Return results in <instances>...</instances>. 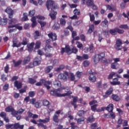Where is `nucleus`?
<instances>
[{"instance_id":"nucleus-1","label":"nucleus","mask_w":129,"mask_h":129,"mask_svg":"<svg viewBox=\"0 0 129 129\" xmlns=\"http://www.w3.org/2000/svg\"><path fill=\"white\" fill-rule=\"evenodd\" d=\"M62 92V88H59L57 89H53L50 90V95L52 96H55V97H64V96H69L72 94L71 91H69L67 93L61 94Z\"/></svg>"},{"instance_id":"nucleus-2","label":"nucleus","mask_w":129,"mask_h":129,"mask_svg":"<svg viewBox=\"0 0 129 129\" xmlns=\"http://www.w3.org/2000/svg\"><path fill=\"white\" fill-rule=\"evenodd\" d=\"M60 53L61 55H63L64 53H67L68 55H71L72 53L77 54L78 53V49L76 47H73L71 49L69 45H66L65 47H62L61 48Z\"/></svg>"},{"instance_id":"nucleus-3","label":"nucleus","mask_w":129,"mask_h":129,"mask_svg":"<svg viewBox=\"0 0 129 129\" xmlns=\"http://www.w3.org/2000/svg\"><path fill=\"white\" fill-rule=\"evenodd\" d=\"M44 84V86L46 87L47 90H49L51 87L49 85H52V82L50 81H46L45 79H41L39 82L35 84L36 86H42Z\"/></svg>"},{"instance_id":"nucleus-4","label":"nucleus","mask_w":129,"mask_h":129,"mask_svg":"<svg viewBox=\"0 0 129 129\" xmlns=\"http://www.w3.org/2000/svg\"><path fill=\"white\" fill-rule=\"evenodd\" d=\"M25 125L24 124L21 125L20 124V123H15L14 124H6L5 125L6 129H24Z\"/></svg>"},{"instance_id":"nucleus-5","label":"nucleus","mask_w":129,"mask_h":129,"mask_svg":"<svg viewBox=\"0 0 129 129\" xmlns=\"http://www.w3.org/2000/svg\"><path fill=\"white\" fill-rule=\"evenodd\" d=\"M69 77V73L67 71H64L63 73H60L57 76V79L59 80H66L67 81V79Z\"/></svg>"},{"instance_id":"nucleus-6","label":"nucleus","mask_w":129,"mask_h":129,"mask_svg":"<svg viewBox=\"0 0 129 129\" xmlns=\"http://www.w3.org/2000/svg\"><path fill=\"white\" fill-rule=\"evenodd\" d=\"M121 45H122V41H121V40L119 39H117L115 45V49H116L117 51H119V50H121V49L122 48V46H121Z\"/></svg>"},{"instance_id":"nucleus-7","label":"nucleus","mask_w":129,"mask_h":129,"mask_svg":"<svg viewBox=\"0 0 129 129\" xmlns=\"http://www.w3.org/2000/svg\"><path fill=\"white\" fill-rule=\"evenodd\" d=\"M54 4H55V2H54V1L47 0L46 1L45 6L48 11H50V9H51L53 8V6H54Z\"/></svg>"},{"instance_id":"nucleus-8","label":"nucleus","mask_w":129,"mask_h":129,"mask_svg":"<svg viewBox=\"0 0 129 129\" xmlns=\"http://www.w3.org/2000/svg\"><path fill=\"white\" fill-rule=\"evenodd\" d=\"M13 28H15L17 30L19 31H23V26H21V23H18L14 25H10L8 26V29H13Z\"/></svg>"},{"instance_id":"nucleus-9","label":"nucleus","mask_w":129,"mask_h":129,"mask_svg":"<svg viewBox=\"0 0 129 129\" xmlns=\"http://www.w3.org/2000/svg\"><path fill=\"white\" fill-rule=\"evenodd\" d=\"M5 13L9 14V18L13 19V17H14V10L12 9L10 7H8L5 10Z\"/></svg>"},{"instance_id":"nucleus-10","label":"nucleus","mask_w":129,"mask_h":129,"mask_svg":"<svg viewBox=\"0 0 129 129\" xmlns=\"http://www.w3.org/2000/svg\"><path fill=\"white\" fill-rule=\"evenodd\" d=\"M89 74L90 76L89 77V80L91 82H95L96 81V76H95V74H96L91 72V73H90Z\"/></svg>"},{"instance_id":"nucleus-11","label":"nucleus","mask_w":129,"mask_h":129,"mask_svg":"<svg viewBox=\"0 0 129 129\" xmlns=\"http://www.w3.org/2000/svg\"><path fill=\"white\" fill-rule=\"evenodd\" d=\"M61 113V110H58L56 111L53 116V120L54 122L58 123L59 121H58V117H59V115Z\"/></svg>"},{"instance_id":"nucleus-12","label":"nucleus","mask_w":129,"mask_h":129,"mask_svg":"<svg viewBox=\"0 0 129 129\" xmlns=\"http://www.w3.org/2000/svg\"><path fill=\"white\" fill-rule=\"evenodd\" d=\"M15 108L12 106H9L5 108V111H6V112H11L12 115H15Z\"/></svg>"},{"instance_id":"nucleus-13","label":"nucleus","mask_w":129,"mask_h":129,"mask_svg":"<svg viewBox=\"0 0 129 129\" xmlns=\"http://www.w3.org/2000/svg\"><path fill=\"white\" fill-rule=\"evenodd\" d=\"M34 46H35V42H34L27 45L28 51L29 53H32V52H33V50H34Z\"/></svg>"},{"instance_id":"nucleus-14","label":"nucleus","mask_w":129,"mask_h":129,"mask_svg":"<svg viewBox=\"0 0 129 129\" xmlns=\"http://www.w3.org/2000/svg\"><path fill=\"white\" fill-rule=\"evenodd\" d=\"M48 36L52 41H56L57 40V34L55 33L50 32L48 34Z\"/></svg>"},{"instance_id":"nucleus-15","label":"nucleus","mask_w":129,"mask_h":129,"mask_svg":"<svg viewBox=\"0 0 129 129\" xmlns=\"http://www.w3.org/2000/svg\"><path fill=\"white\" fill-rule=\"evenodd\" d=\"M112 92H113V89L111 87L107 90V91L105 92V95L103 96V97H104V98H107L108 96H109V95L112 94Z\"/></svg>"},{"instance_id":"nucleus-16","label":"nucleus","mask_w":129,"mask_h":129,"mask_svg":"<svg viewBox=\"0 0 129 129\" xmlns=\"http://www.w3.org/2000/svg\"><path fill=\"white\" fill-rule=\"evenodd\" d=\"M14 87H16L17 89H21L23 86V84L19 81H16L14 82Z\"/></svg>"},{"instance_id":"nucleus-17","label":"nucleus","mask_w":129,"mask_h":129,"mask_svg":"<svg viewBox=\"0 0 129 129\" xmlns=\"http://www.w3.org/2000/svg\"><path fill=\"white\" fill-rule=\"evenodd\" d=\"M27 114L28 116H29V117H30V118L36 119L39 117V115H37L36 114H33V113H32V112H31L30 111H28L27 112Z\"/></svg>"},{"instance_id":"nucleus-18","label":"nucleus","mask_w":129,"mask_h":129,"mask_svg":"<svg viewBox=\"0 0 129 129\" xmlns=\"http://www.w3.org/2000/svg\"><path fill=\"white\" fill-rule=\"evenodd\" d=\"M11 19L9 20V26H14V25H16L17 23H18V19L16 18H10Z\"/></svg>"},{"instance_id":"nucleus-19","label":"nucleus","mask_w":129,"mask_h":129,"mask_svg":"<svg viewBox=\"0 0 129 129\" xmlns=\"http://www.w3.org/2000/svg\"><path fill=\"white\" fill-rule=\"evenodd\" d=\"M34 64L35 66H39L41 64V57H36L34 58L33 61Z\"/></svg>"},{"instance_id":"nucleus-20","label":"nucleus","mask_w":129,"mask_h":129,"mask_svg":"<svg viewBox=\"0 0 129 129\" xmlns=\"http://www.w3.org/2000/svg\"><path fill=\"white\" fill-rule=\"evenodd\" d=\"M111 85H120V82L118 81V78H115L113 79L112 82H110Z\"/></svg>"},{"instance_id":"nucleus-21","label":"nucleus","mask_w":129,"mask_h":129,"mask_svg":"<svg viewBox=\"0 0 129 129\" xmlns=\"http://www.w3.org/2000/svg\"><path fill=\"white\" fill-rule=\"evenodd\" d=\"M113 104H109L107 107H105L106 110H107L108 112H112L113 111Z\"/></svg>"},{"instance_id":"nucleus-22","label":"nucleus","mask_w":129,"mask_h":129,"mask_svg":"<svg viewBox=\"0 0 129 129\" xmlns=\"http://www.w3.org/2000/svg\"><path fill=\"white\" fill-rule=\"evenodd\" d=\"M12 62L14 64V67H18V66H20V65L22 64V62H23V60L19 59L17 61H16L15 59H13Z\"/></svg>"},{"instance_id":"nucleus-23","label":"nucleus","mask_w":129,"mask_h":129,"mask_svg":"<svg viewBox=\"0 0 129 129\" xmlns=\"http://www.w3.org/2000/svg\"><path fill=\"white\" fill-rule=\"evenodd\" d=\"M85 119H86V118L82 117L77 119V123L79 124H83L85 123Z\"/></svg>"},{"instance_id":"nucleus-24","label":"nucleus","mask_w":129,"mask_h":129,"mask_svg":"<svg viewBox=\"0 0 129 129\" xmlns=\"http://www.w3.org/2000/svg\"><path fill=\"white\" fill-rule=\"evenodd\" d=\"M52 70H53V66H48L44 69V72L47 74L48 73H50Z\"/></svg>"},{"instance_id":"nucleus-25","label":"nucleus","mask_w":129,"mask_h":129,"mask_svg":"<svg viewBox=\"0 0 129 129\" xmlns=\"http://www.w3.org/2000/svg\"><path fill=\"white\" fill-rule=\"evenodd\" d=\"M123 3H121L120 4V7L121 10H124L125 9V7L126 6V3H129V0H123Z\"/></svg>"},{"instance_id":"nucleus-26","label":"nucleus","mask_w":129,"mask_h":129,"mask_svg":"<svg viewBox=\"0 0 129 129\" xmlns=\"http://www.w3.org/2000/svg\"><path fill=\"white\" fill-rule=\"evenodd\" d=\"M30 61H31V56H30V55L26 56L23 60V65H26V64H28Z\"/></svg>"},{"instance_id":"nucleus-27","label":"nucleus","mask_w":129,"mask_h":129,"mask_svg":"<svg viewBox=\"0 0 129 129\" xmlns=\"http://www.w3.org/2000/svg\"><path fill=\"white\" fill-rule=\"evenodd\" d=\"M8 24V19L4 18L0 19V26H6Z\"/></svg>"},{"instance_id":"nucleus-28","label":"nucleus","mask_w":129,"mask_h":129,"mask_svg":"<svg viewBox=\"0 0 129 129\" xmlns=\"http://www.w3.org/2000/svg\"><path fill=\"white\" fill-rule=\"evenodd\" d=\"M57 15V12L52 11L50 13H49V16H50L51 20H55L56 19V15Z\"/></svg>"},{"instance_id":"nucleus-29","label":"nucleus","mask_w":129,"mask_h":129,"mask_svg":"<svg viewBox=\"0 0 129 129\" xmlns=\"http://www.w3.org/2000/svg\"><path fill=\"white\" fill-rule=\"evenodd\" d=\"M50 121V119L49 118H45V119H39L37 120V122H41L42 123H47Z\"/></svg>"},{"instance_id":"nucleus-30","label":"nucleus","mask_w":129,"mask_h":129,"mask_svg":"<svg viewBox=\"0 0 129 129\" xmlns=\"http://www.w3.org/2000/svg\"><path fill=\"white\" fill-rule=\"evenodd\" d=\"M119 67V64L118 63L112 62L111 64V68L112 69H117Z\"/></svg>"},{"instance_id":"nucleus-31","label":"nucleus","mask_w":129,"mask_h":129,"mask_svg":"<svg viewBox=\"0 0 129 129\" xmlns=\"http://www.w3.org/2000/svg\"><path fill=\"white\" fill-rule=\"evenodd\" d=\"M77 100H78V97H75L73 98V101L71 102L72 105L74 106V108H76L77 107V106L76 105Z\"/></svg>"},{"instance_id":"nucleus-32","label":"nucleus","mask_w":129,"mask_h":129,"mask_svg":"<svg viewBox=\"0 0 129 129\" xmlns=\"http://www.w3.org/2000/svg\"><path fill=\"white\" fill-rule=\"evenodd\" d=\"M38 23L40 24L42 30H44V27L46 26V22L42 21V20H38Z\"/></svg>"},{"instance_id":"nucleus-33","label":"nucleus","mask_w":129,"mask_h":129,"mask_svg":"<svg viewBox=\"0 0 129 129\" xmlns=\"http://www.w3.org/2000/svg\"><path fill=\"white\" fill-rule=\"evenodd\" d=\"M109 32L111 35L113 36H115V35H117L116 28H115L114 29H110Z\"/></svg>"},{"instance_id":"nucleus-34","label":"nucleus","mask_w":129,"mask_h":129,"mask_svg":"<svg viewBox=\"0 0 129 129\" xmlns=\"http://www.w3.org/2000/svg\"><path fill=\"white\" fill-rule=\"evenodd\" d=\"M111 97L113 100H114V101H119V100H120V98L117 95L113 94L111 96Z\"/></svg>"},{"instance_id":"nucleus-35","label":"nucleus","mask_w":129,"mask_h":129,"mask_svg":"<svg viewBox=\"0 0 129 129\" xmlns=\"http://www.w3.org/2000/svg\"><path fill=\"white\" fill-rule=\"evenodd\" d=\"M34 45H35V50H38V49H40V48H41V41H37Z\"/></svg>"},{"instance_id":"nucleus-36","label":"nucleus","mask_w":129,"mask_h":129,"mask_svg":"<svg viewBox=\"0 0 129 129\" xmlns=\"http://www.w3.org/2000/svg\"><path fill=\"white\" fill-rule=\"evenodd\" d=\"M22 22H26L29 21V18H28V14L24 13L23 17L21 19Z\"/></svg>"},{"instance_id":"nucleus-37","label":"nucleus","mask_w":129,"mask_h":129,"mask_svg":"<svg viewBox=\"0 0 129 129\" xmlns=\"http://www.w3.org/2000/svg\"><path fill=\"white\" fill-rule=\"evenodd\" d=\"M37 82V80L35 79H33L32 78H28V83L30 84H35Z\"/></svg>"},{"instance_id":"nucleus-38","label":"nucleus","mask_w":129,"mask_h":129,"mask_svg":"<svg viewBox=\"0 0 129 129\" xmlns=\"http://www.w3.org/2000/svg\"><path fill=\"white\" fill-rule=\"evenodd\" d=\"M24 111H25V109L23 108H20L18 111L15 110L14 115H16V114H22Z\"/></svg>"},{"instance_id":"nucleus-39","label":"nucleus","mask_w":129,"mask_h":129,"mask_svg":"<svg viewBox=\"0 0 129 129\" xmlns=\"http://www.w3.org/2000/svg\"><path fill=\"white\" fill-rule=\"evenodd\" d=\"M95 120V118L93 117V115L90 116L87 119V122H93Z\"/></svg>"},{"instance_id":"nucleus-40","label":"nucleus","mask_w":129,"mask_h":129,"mask_svg":"<svg viewBox=\"0 0 129 129\" xmlns=\"http://www.w3.org/2000/svg\"><path fill=\"white\" fill-rule=\"evenodd\" d=\"M94 31V25L92 24L91 25L89 26V29L88 30V33H89V34H91V33H92V32H93Z\"/></svg>"},{"instance_id":"nucleus-41","label":"nucleus","mask_w":129,"mask_h":129,"mask_svg":"<svg viewBox=\"0 0 129 129\" xmlns=\"http://www.w3.org/2000/svg\"><path fill=\"white\" fill-rule=\"evenodd\" d=\"M53 85L55 87H59V86H61V82L58 80H55L53 82Z\"/></svg>"},{"instance_id":"nucleus-42","label":"nucleus","mask_w":129,"mask_h":129,"mask_svg":"<svg viewBox=\"0 0 129 129\" xmlns=\"http://www.w3.org/2000/svg\"><path fill=\"white\" fill-rule=\"evenodd\" d=\"M97 56L100 60H102V59L104 58L105 57V53L104 52H101L97 54Z\"/></svg>"},{"instance_id":"nucleus-43","label":"nucleus","mask_w":129,"mask_h":129,"mask_svg":"<svg viewBox=\"0 0 129 129\" xmlns=\"http://www.w3.org/2000/svg\"><path fill=\"white\" fill-rule=\"evenodd\" d=\"M29 41L28 40V38L26 37H24L22 40V44L24 46H26V45H28Z\"/></svg>"},{"instance_id":"nucleus-44","label":"nucleus","mask_w":129,"mask_h":129,"mask_svg":"<svg viewBox=\"0 0 129 129\" xmlns=\"http://www.w3.org/2000/svg\"><path fill=\"white\" fill-rule=\"evenodd\" d=\"M35 66V64H34V62H30L29 63V64L28 66H27L25 67V69H31V68H33Z\"/></svg>"},{"instance_id":"nucleus-45","label":"nucleus","mask_w":129,"mask_h":129,"mask_svg":"<svg viewBox=\"0 0 129 129\" xmlns=\"http://www.w3.org/2000/svg\"><path fill=\"white\" fill-rule=\"evenodd\" d=\"M86 4L88 7H91L94 4V1L93 0H88L86 2Z\"/></svg>"},{"instance_id":"nucleus-46","label":"nucleus","mask_w":129,"mask_h":129,"mask_svg":"<svg viewBox=\"0 0 129 129\" xmlns=\"http://www.w3.org/2000/svg\"><path fill=\"white\" fill-rule=\"evenodd\" d=\"M42 104L43 106H48L50 104V102L48 100L44 99L42 101Z\"/></svg>"},{"instance_id":"nucleus-47","label":"nucleus","mask_w":129,"mask_h":129,"mask_svg":"<svg viewBox=\"0 0 129 129\" xmlns=\"http://www.w3.org/2000/svg\"><path fill=\"white\" fill-rule=\"evenodd\" d=\"M9 88H10V85L8 83H6L3 86V89L4 91H8Z\"/></svg>"},{"instance_id":"nucleus-48","label":"nucleus","mask_w":129,"mask_h":129,"mask_svg":"<svg viewBox=\"0 0 129 129\" xmlns=\"http://www.w3.org/2000/svg\"><path fill=\"white\" fill-rule=\"evenodd\" d=\"M27 88H28V86H25L23 89L19 90V93H25L27 91Z\"/></svg>"},{"instance_id":"nucleus-49","label":"nucleus","mask_w":129,"mask_h":129,"mask_svg":"<svg viewBox=\"0 0 129 129\" xmlns=\"http://www.w3.org/2000/svg\"><path fill=\"white\" fill-rule=\"evenodd\" d=\"M94 48V45H93V43L91 44L89 47L90 53H92L94 52V50H93Z\"/></svg>"},{"instance_id":"nucleus-50","label":"nucleus","mask_w":129,"mask_h":129,"mask_svg":"<svg viewBox=\"0 0 129 129\" xmlns=\"http://www.w3.org/2000/svg\"><path fill=\"white\" fill-rule=\"evenodd\" d=\"M13 44L12 45V47L15 48V46H16L17 44H18V38H17L16 37H14L13 39Z\"/></svg>"},{"instance_id":"nucleus-51","label":"nucleus","mask_w":129,"mask_h":129,"mask_svg":"<svg viewBox=\"0 0 129 129\" xmlns=\"http://www.w3.org/2000/svg\"><path fill=\"white\" fill-rule=\"evenodd\" d=\"M101 25L102 26H103V27L108 26V21H107V19H104V20L102 22Z\"/></svg>"},{"instance_id":"nucleus-52","label":"nucleus","mask_w":129,"mask_h":129,"mask_svg":"<svg viewBox=\"0 0 129 129\" xmlns=\"http://www.w3.org/2000/svg\"><path fill=\"white\" fill-rule=\"evenodd\" d=\"M36 14L35 10H31L29 12V17H34Z\"/></svg>"},{"instance_id":"nucleus-53","label":"nucleus","mask_w":129,"mask_h":129,"mask_svg":"<svg viewBox=\"0 0 129 129\" xmlns=\"http://www.w3.org/2000/svg\"><path fill=\"white\" fill-rule=\"evenodd\" d=\"M73 14L77 16H79V15H80V10L75 9L73 11Z\"/></svg>"},{"instance_id":"nucleus-54","label":"nucleus","mask_w":129,"mask_h":129,"mask_svg":"<svg viewBox=\"0 0 129 129\" xmlns=\"http://www.w3.org/2000/svg\"><path fill=\"white\" fill-rule=\"evenodd\" d=\"M93 60L95 64H97V63H98V62H99V61L100 60L99 57H96V55L93 56Z\"/></svg>"},{"instance_id":"nucleus-55","label":"nucleus","mask_w":129,"mask_h":129,"mask_svg":"<svg viewBox=\"0 0 129 129\" xmlns=\"http://www.w3.org/2000/svg\"><path fill=\"white\" fill-rule=\"evenodd\" d=\"M52 29L53 30H59L60 29V25L59 24H55L53 26H52Z\"/></svg>"},{"instance_id":"nucleus-56","label":"nucleus","mask_w":129,"mask_h":129,"mask_svg":"<svg viewBox=\"0 0 129 129\" xmlns=\"http://www.w3.org/2000/svg\"><path fill=\"white\" fill-rule=\"evenodd\" d=\"M97 106H98V105L97 104L93 105L91 107V109L92 111H94V112L96 111V108H97Z\"/></svg>"},{"instance_id":"nucleus-57","label":"nucleus","mask_w":129,"mask_h":129,"mask_svg":"<svg viewBox=\"0 0 129 129\" xmlns=\"http://www.w3.org/2000/svg\"><path fill=\"white\" fill-rule=\"evenodd\" d=\"M120 29H124V30H128V26L127 25L125 24V25H121L119 26Z\"/></svg>"},{"instance_id":"nucleus-58","label":"nucleus","mask_w":129,"mask_h":129,"mask_svg":"<svg viewBox=\"0 0 129 129\" xmlns=\"http://www.w3.org/2000/svg\"><path fill=\"white\" fill-rule=\"evenodd\" d=\"M96 87L98 88V89H100V88H102V85L101 82H98L96 84Z\"/></svg>"},{"instance_id":"nucleus-59","label":"nucleus","mask_w":129,"mask_h":129,"mask_svg":"<svg viewBox=\"0 0 129 129\" xmlns=\"http://www.w3.org/2000/svg\"><path fill=\"white\" fill-rule=\"evenodd\" d=\"M70 75L71 81H74V80H75V76L74 75V74L70 73Z\"/></svg>"},{"instance_id":"nucleus-60","label":"nucleus","mask_w":129,"mask_h":129,"mask_svg":"<svg viewBox=\"0 0 129 129\" xmlns=\"http://www.w3.org/2000/svg\"><path fill=\"white\" fill-rule=\"evenodd\" d=\"M85 111L83 110H81L80 111H79L78 112V115L79 116H83V115H84L85 114Z\"/></svg>"},{"instance_id":"nucleus-61","label":"nucleus","mask_w":129,"mask_h":129,"mask_svg":"<svg viewBox=\"0 0 129 129\" xmlns=\"http://www.w3.org/2000/svg\"><path fill=\"white\" fill-rule=\"evenodd\" d=\"M29 97H34L36 94V92L35 91H30L28 93Z\"/></svg>"},{"instance_id":"nucleus-62","label":"nucleus","mask_w":129,"mask_h":129,"mask_svg":"<svg viewBox=\"0 0 129 129\" xmlns=\"http://www.w3.org/2000/svg\"><path fill=\"white\" fill-rule=\"evenodd\" d=\"M9 70H10V67H9V64H7L4 69V71H5V73L8 74V73H9Z\"/></svg>"},{"instance_id":"nucleus-63","label":"nucleus","mask_w":129,"mask_h":129,"mask_svg":"<svg viewBox=\"0 0 129 129\" xmlns=\"http://www.w3.org/2000/svg\"><path fill=\"white\" fill-rule=\"evenodd\" d=\"M115 75V73L114 72H111L108 77V79H112V78Z\"/></svg>"},{"instance_id":"nucleus-64","label":"nucleus","mask_w":129,"mask_h":129,"mask_svg":"<svg viewBox=\"0 0 129 129\" xmlns=\"http://www.w3.org/2000/svg\"><path fill=\"white\" fill-rule=\"evenodd\" d=\"M123 77L126 79H129V70L127 71V74H124Z\"/></svg>"}]
</instances>
